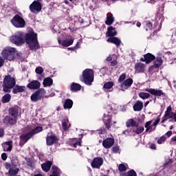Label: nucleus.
<instances>
[{
  "instance_id": "c9c22d12",
  "label": "nucleus",
  "mask_w": 176,
  "mask_h": 176,
  "mask_svg": "<svg viewBox=\"0 0 176 176\" xmlns=\"http://www.w3.org/2000/svg\"><path fill=\"white\" fill-rule=\"evenodd\" d=\"M53 173L50 176H58L60 175V169L56 166H52Z\"/></svg>"
},
{
  "instance_id": "5701e85b",
  "label": "nucleus",
  "mask_w": 176,
  "mask_h": 176,
  "mask_svg": "<svg viewBox=\"0 0 176 176\" xmlns=\"http://www.w3.org/2000/svg\"><path fill=\"white\" fill-rule=\"evenodd\" d=\"M25 86H19V85H16L12 90V93L14 94H17V93H23L25 91Z\"/></svg>"
},
{
  "instance_id": "393cba45",
  "label": "nucleus",
  "mask_w": 176,
  "mask_h": 176,
  "mask_svg": "<svg viewBox=\"0 0 176 176\" xmlns=\"http://www.w3.org/2000/svg\"><path fill=\"white\" fill-rule=\"evenodd\" d=\"M57 141V138L54 135H50L47 136L46 139L47 145L51 146L53 145V144H55Z\"/></svg>"
},
{
  "instance_id": "9b49d317",
  "label": "nucleus",
  "mask_w": 176,
  "mask_h": 176,
  "mask_svg": "<svg viewBox=\"0 0 176 176\" xmlns=\"http://www.w3.org/2000/svg\"><path fill=\"white\" fill-rule=\"evenodd\" d=\"M45 96H46V90L41 88L31 96V100L32 101L36 102L38 100H41V98L45 97Z\"/></svg>"
},
{
  "instance_id": "c85d7f7f",
  "label": "nucleus",
  "mask_w": 176,
  "mask_h": 176,
  "mask_svg": "<svg viewBox=\"0 0 176 176\" xmlns=\"http://www.w3.org/2000/svg\"><path fill=\"white\" fill-rule=\"evenodd\" d=\"M74 105V102L71 99H67L63 104L65 109H71Z\"/></svg>"
},
{
  "instance_id": "cd10ccee",
  "label": "nucleus",
  "mask_w": 176,
  "mask_h": 176,
  "mask_svg": "<svg viewBox=\"0 0 176 176\" xmlns=\"http://www.w3.org/2000/svg\"><path fill=\"white\" fill-rule=\"evenodd\" d=\"M52 162L48 161L47 162H45L44 164H41L42 169L43 171H45V173H47L49 170H50V168L52 167Z\"/></svg>"
},
{
  "instance_id": "f03ea898",
  "label": "nucleus",
  "mask_w": 176,
  "mask_h": 176,
  "mask_svg": "<svg viewBox=\"0 0 176 176\" xmlns=\"http://www.w3.org/2000/svg\"><path fill=\"white\" fill-rule=\"evenodd\" d=\"M9 115L6 116L3 119L5 124H16L17 122V116L19 115V110L14 107H12L9 109Z\"/></svg>"
},
{
  "instance_id": "dca6fc26",
  "label": "nucleus",
  "mask_w": 176,
  "mask_h": 176,
  "mask_svg": "<svg viewBox=\"0 0 176 176\" xmlns=\"http://www.w3.org/2000/svg\"><path fill=\"white\" fill-rule=\"evenodd\" d=\"M133 85V79L127 78L121 84V89L124 91V90H127L128 87H130Z\"/></svg>"
},
{
  "instance_id": "e2e57ef3",
  "label": "nucleus",
  "mask_w": 176,
  "mask_h": 176,
  "mask_svg": "<svg viewBox=\"0 0 176 176\" xmlns=\"http://www.w3.org/2000/svg\"><path fill=\"white\" fill-rule=\"evenodd\" d=\"M107 61H112V57L108 56V57L107 58Z\"/></svg>"
},
{
  "instance_id": "13d9d810",
  "label": "nucleus",
  "mask_w": 176,
  "mask_h": 176,
  "mask_svg": "<svg viewBox=\"0 0 176 176\" xmlns=\"http://www.w3.org/2000/svg\"><path fill=\"white\" fill-rule=\"evenodd\" d=\"M166 135H168V137H171V135H173V132L171 131H169L166 133Z\"/></svg>"
},
{
  "instance_id": "7c9ffc66",
  "label": "nucleus",
  "mask_w": 176,
  "mask_h": 176,
  "mask_svg": "<svg viewBox=\"0 0 176 176\" xmlns=\"http://www.w3.org/2000/svg\"><path fill=\"white\" fill-rule=\"evenodd\" d=\"M113 16H112V14L108 13L107 15V20L105 21V24H107V25H111L112 23H113Z\"/></svg>"
},
{
  "instance_id": "bb28decb",
  "label": "nucleus",
  "mask_w": 176,
  "mask_h": 176,
  "mask_svg": "<svg viewBox=\"0 0 176 176\" xmlns=\"http://www.w3.org/2000/svg\"><path fill=\"white\" fill-rule=\"evenodd\" d=\"M43 85L44 87H50L53 85V79L50 77H47L43 80Z\"/></svg>"
},
{
  "instance_id": "4c0bfd02",
  "label": "nucleus",
  "mask_w": 176,
  "mask_h": 176,
  "mask_svg": "<svg viewBox=\"0 0 176 176\" xmlns=\"http://www.w3.org/2000/svg\"><path fill=\"white\" fill-rule=\"evenodd\" d=\"M139 97L142 98V100H146V98H149L151 97V94L145 92L139 93Z\"/></svg>"
},
{
  "instance_id": "680f3d73",
  "label": "nucleus",
  "mask_w": 176,
  "mask_h": 176,
  "mask_svg": "<svg viewBox=\"0 0 176 176\" xmlns=\"http://www.w3.org/2000/svg\"><path fill=\"white\" fill-rule=\"evenodd\" d=\"M74 49H79V42L76 43V45L74 47Z\"/></svg>"
},
{
  "instance_id": "473e14b6",
  "label": "nucleus",
  "mask_w": 176,
  "mask_h": 176,
  "mask_svg": "<svg viewBox=\"0 0 176 176\" xmlns=\"http://www.w3.org/2000/svg\"><path fill=\"white\" fill-rule=\"evenodd\" d=\"M162 64H163L162 59L160 57H157L154 62V67L159 68L160 67H162Z\"/></svg>"
},
{
  "instance_id": "6e6552de",
  "label": "nucleus",
  "mask_w": 176,
  "mask_h": 176,
  "mask_svg": "<svg viewBox=\"0 0 176 176\" xmlns=\"http://www.w3.org/2000/svg\"><path fill=\"white\" fill-rule=\"evenodd\" d=\"M107 109H109V111L104 114L102 120L106 128L109 130V129H111V126H112V124H111L112 120V114L111 113V112H112V107H111V106H107Z\"/></svg>"
},
{
  "instance_id": "f8f14e48",
  "label": "nucleus",
  "mask_w": 176,
  "mask_h": 176,
  "mask_svg": "<svg viewBox=\"0 0 176 176\" xmlns=\"http://www.w3.org/2000/svg\"><path fill=\"white\" fill-rule=\"evenodd\" d=\"M30 10L32 13H39V12L42 10V3L38 1H33V3L30 6Z\"/></svg>"
},
{
  "instance_id": "c756f323",
  "label": "nucleus",
  "mask_w": 176,
  "mask_h": 176,
  "mask_svg": "<svg viewBox=\"0 0 176 176\" xmlns=\"http://www.w3.org/2000/svg\"><path fill=\"white\" fill-rule=\"evenodd\" d=\"M155 57L153 56V54H146L144 55V61L146 63V64H149L151 61H153L155 60Z\"/></svg>"
},
{
  "instance_id": "5fc2aeb1",
  "label": "nucleus",
  "mask_w": 176,
  "mask_h": 176,
  "mask_svg": "<svg viewBox=\"0 0 176 176\" xmlns=\"http://www.w3.org/2000/svg\"><path fill=\"white\" fill-rule=\"evenodd\" d=\"M131 132V131L130 130H125L123 131V134H124L125 135H129V134H130V133Z\"/></svg>"
},
{
  "instance_id": "b1692460",
  "label": "nucleus",
  "mask_w": 176,
  "mask_h": 176,
  "mask_svg": "<svg viewBox=\"0 0 176 176\" xmlns=\"http://www.w3.org/2000/svg\"><path fill=\"white\" fill-rule=\"evenodd\" d=\"M3 151L5 152H10L12 151V148H13V145L12 144V142H6L3 144Z\"/></svg>"
},
{
  "instance_id": "69168bd1",
  "label": "nucleus",
  "mask_w": 176,
  "mask_h": 176,
  "mask_svg": "<svg viewBox=\"0 0 176 176\" xmlns=\"http://www.w3.org/2000/svg\"><path fill=\"white\" fill-rule=\"evenodd\" d=\"M148 3H155L154 0H148Z\"/></svg>"
},
{
  "instance_id": "a19ab883",
  "label": "nucleus",
  "mask_w": 176,
  "mask_h": 176,
  "mask_svg": "<svg viewBox=\"0 0 176 176\" xmlns=\"http://www.w3.org/2000/svg\"><path fill=\"white\" fill-rule=\"evenodd\" d=\"M144 131V127L143 126H139L135 130L133 131L134 133L136 134H141Z\"/></svg>"
},
{
  "instance_id": "79ce46f5",
  "label": "nucleus",
  "mask_w": 176,
  "mask_h": 176,
  "mask_svg": "<svg viewBox=\"0 0 176 176\" xmlns=\"http://www.w3.org/2000/svg\"><path fill=\"white\" fill-rule=\"evenodd\" d=\"M112 151L113 153H120V148H119V146H115L112 148Z\"/></svg>"
},
{
  "instance_id": "4468645a",
  "label": "nucleus",
  "mask_w": 176,
  "mask_h": 176,
  "mask_svg": "<svg viewBox=\"0 0 176 176\" xmlns=\"http://www.w3.org/2000/svg\"><path fill=\"white\" fill-rule=\"evenodd\" d=\"M115 144V140L112 138H109L102 142V145L106 149H109Z\"/></svg>"
},
{
  "instance_id": "0e129e2a",
  "label": "nucleus",
  "mask_w": 176,
  "mask_h": 176,
  "mask_svg": "<svg viewBox=\"0 0 176 176\" xmlns=\"http://www.w3.org/2000/svg\"><path fill=\"white\" fill-rule=\"evenodd\" d=\"M16 54L18 57H21V55H22L21 52H16Z\"/></svg>"
},
{
  "instance_id": "f3484780",
  "label": "nucleus",
  "mask_w": 176,
  "mask_h": 176,
  "mask_svg": "<svg viewBox=\"0 0 176 176\" xmlns=\"http://www.w3.org/2000/svg\"><path fill=\"white\" fill-rule=\"evenodd\" d=\"M29 89L36 90L41 87V82L38 80H32L28 85Z\"/></svg>"
},
{
  "instance_id": "a878e982",
  "label": "nucleus",
  "mask_w": 176,
  "mask_h": 176,
  "mask_svg": "<svg viewBox=\"0 0 176 176\" xmlns=\"http://www.w3.org/2000/svg\"><path fill=\"white\" fill-rule=\"evenodd\" d=\"M146 127V131H155L156 129V127H155V125L152 124V121H148L145 124Z\"/></svg>"
},
{
  "instance_id": "8fccbe9b",
  "label": "nucleus",
  "mask_w": 176,
  "mask_h": 176,
  "mask_svg": "<svg viewBox=\"0 0 176 176\" xmlns=\"http://www.w3.org/2000/svg\"><path fill=\"white\" fill-rule=\"evenodd\" d=\"M1 159L4 162H5V160H6L8 159V155H6V153H3L1 154Z\"/></svg>"
},
{
  "instance_id": "774afa93",
  "label": "nucleus",
  "mask_w": 176,
  "mask_h": 176,
  "mask_svg": "<svg viewBox=\"0 0 176 176\" xmlns=\"http://www.w3.org/2000/svg\"><path fill=\"white\" fill-rule=\"evenodd\" d=\"M148 104H149V101H146V102L144 103V107H146Z\"/></svg>"
},
{
  "instance_id": "c03bdc74",
  "label": "nucleus",
  "mask_w": 176,
  "mask_h": 176,
  "mask_svg": "<svg viewBox=\"0 0 176 176\" xmlns=\"http://www.w3.org/2000/svg\"><path fill=\"white\" fill-rule=\"evenodd\" d=\"M126 79V74H122L118 78V82H122Z\"/></svg>"
},
{
  "instance_id": "a211bd4d",
  "label": "nucleus",
  "mask_w": 176,
  "mask_h": 176,
  "mask_svg": "<svg viewBox=\"0 0 176 176\" xmlns=\"http://www.w3.org/2000/svg\"><path fill=\"white\" fill-rule=\"evenodd\" d=\"M142 108H144V102L141 100H138L133 104V111L140 112V111H142Z\"/></svg>"
},
{
  "instance_id": "338daca9",
  "label": "nucleus",
  "mask_w": 176,
  "mask_h": 176,
  "mask_svg": "<svg viewBox=\"0 0 176 176\" xmlns=\"http://www.w3.org/2000/svg\"><path fill=\"white\" fill-rule=\"evenodd\" d=\"M136 25H137V27H141V23L138 22V23H136Z\"/></svg>"
},
{
  "instance_id": "58836bf2",
  "label": "nucleus",
  "mask_w": 176,
  "mask_h": 176,
  "mask_svg": "<svg viewBox=\"0 0 176 176\" xmlns=\"http://www.w3.org/2000/svg\"><path fill=\"white\" fill-rule=\"evenodd\" d=\"M113 85H114L113 82L109 81L104 84L103 87L104 89H112V87H113Z\"/></svg>"
},
{
  "instance_id": "09e8293b",
  "label": "nucleus",
  "mask_w": 176,
  "mask_h": 176,
  "mask_svg": "<svg viewBox=\"0 0 176 176\" xmlns=\"http://www.w3.org/2000/svg\"><path fill=\"white\" fill-rule=\"evenodd\" d=\"M146 25V31H148V30H152V23H151V22H147Z\"/></svg>"
},
{
  "instance_id": "37998d69",
  "label": "nucleus",
  "mask_w": 176,
  "mask_h": 176,
  "mask_svg": "<svg viewBox=\"0 0 176 176\" xmlns=\"http://www.w3.org/2000/svg\"><path fill=\"white\" fill-rule=\"evenodd\" d=\"M35 72L38 75H41V74L43 72V68H42V67H38L36 68Z\"/></svg>"
},
{
  "instance_id": "4be33fe9",
  "label": "nucleus",
  "mask_w": 176,
  "mask_h": 176,
  "mask_svg": "<svg viewBox=\"0 0 176 176\" xmlns=\"http://www.w3.org/2000/svg\"><path fill=\"white\" fill-rule=\"evenodd\" d=\"M107 42L114 43L117 47H119V46H120V43H122V41L118 37H110L107 39Z\"/></svg>"
},
{
  "instance_id": "ea45409f",
  "label": "nucleus",
  "mask_w": 176,
  "mask_h": 176,
  "mask_svg": "<svg viewBox=\"0 0 176 176\" xmlns=\"http://www.w3.org/2000/svg\"><path fill=\"white\" fill-rule=\"evenodd\" d=\"M19 168L14 167V168H11L9 170V174L10 175H16L17 174V173H19Z\"/></svg>"
},
{
  "instance_id": "e433bc0d",
  "label": "nucleus",
  "mask_w": 176,
  "mask_h": 176,
  "mask_svg": "<svg viewBox=\"0 0 176 176\" xmlns=\"http://www.w3.org/2000/svg\"><path fill=\"white\" fill-rule=\"evenodd\" d=\"M12 98V96H10V94H7L6 95H4L2 98V102L3 104L6 103V102H9V101H10V99Z\"/></svg>"
},
{
  "instance_id": "4d7b16f0",
  "label": "nucleus",
  "mask_w": 176,
  "mask_h": 176,
  "mask_svg": "<svg viewBox=\"0 0 176 176\" xmlns=\"http://www.w3.org/2000/svg\"><path fill=\"white\" fill-rule=\"evenodd\" d=\"M151 149H156V144H152L150 146Z\"/></svg>"
},
{
  "instance_id": "49530a36",
  "label": "nucleus",
  "mask_w": 176,
  "mask_h": 176,
  "mask_svg": "<svg viewBox=\"0 0 176 176\" xmlns=\"http://www.w3.org/2000/svg\"><path fill=\"white\" fill-rule=\"evenodd\" d=\"M164 141H166V137L162 136L160 139H158L157 144H162L163 142H164Z\"/></svg>"
},
{
  "instance_id": "864d4df0",
  "label": "nucleus",
  "mask_w": 176,
  "mask_h": 176,
  "mask_svg": "<svg viewBox=\"0 0 176 176\" xmlns=\"http://www.w3.org/2000/svg\"><path fill=\"white\" fill-rule=\"evenodd\" d=\"M159 122H160V118L157 119L153 123V124L154 125V127H156L157 124H159Z\"/></svg>"
},
{
  "instance_id": "412c9836",
  "label": "nucleus",
  "mask_w": 176,
  "mask_h": 176,
  "mask_svg": "<svg viewBox=\"0 0 176 176\" xmlns=\"http://www.w3.org/2000/svg\"><path fill=\"white\" fill-rule=\"evenodd\" d=\"M62 126L65 131H67V130H69V127H71V124H69V120H68V118L65 117L63 120Z\"/></svg>"
},
{
  "instance_id": "9d476101",
  "label": "nucleus",
  "mask_w": 176,
  "mask_h": 176,
  "mask_svg": "<svg viewBox=\"0 0 176 176\" xmlns=\"http://www.w3.org/2000/svg\"><path fill=\"white\" fill-rule=\"evenodd\" d=\"M10 41L15 45H21L24 43V34L21 32H18L11 36Z\"/></svg>"
},
{
  "instance_id": "72a5a7b5",
  "label": "nucleus",
  "mask_w": 176,
  "mask_h": 176,
  "mask_svg": "<svg viewBox=\"0 0 176 176\" xmlns=\"http://www.w3.org/2000/svg\"><path fill=\"white\" fill-rule=\"evenodd\" d=\"M82 88V86L78 83H73L71 86V90L72 91H79L80 89Z\"/></svg>"
},
{
  "instance_id": "20e7f679",
  "label": "nucleus",
  "mask_w": 176,
  "mask_h": 176,
  "mask_svg": "<svg viewBox=\"0 0 176 176\" xmlns=\"http://www.w3.org/2000/svg\"><path fill=\"white\" fill-rule=\"evenodd\" d=\"M16 85V80L14 78L11 77L10 76H7L3 80V91L5 93H8L10 91V89H13Z\"/></svg>"
},
{
  "instance_id": "2f4dec72",
  "label": "nucleus",
  "mask_w": 176,
  "mask_h": 176,
  "mask_svg": "<svg viewBox=\"0 0 176 176\" xmlns=\"http://www.w3.org/2000/svg\"><path fill=\"white\" fill-rule=\"evenodd\" d=\"M107 34L108 36H115L117 35L118 32H116V30L114 28L109 27L107 28Z\"/></svg>"
},
{
  "instance_id": "423d86ee",
  "label": "nucleus",
  "mask_w": 176,
  "mask_h": 176,
  "mask_svg": "<svg viewBox=\"0 0 176 176\" xmlns=\"http://www.w3.org/2000/svg\"><path fill=\"white\" fill-rule=\"evenodd\" d=\"M42 130H43V128H42V126H37L34 129H33L30 133L26 135H21L20 144H22L23 145H24V144H25V142H27V141L30 140V138L32 137V135H34V134H38V133H41Z\"/></svg>"
},
{
  "instance_id": "f704fd0d",
  "label": "nucleus",
  "mask_w": 176,
  "mask_h": 176,
  "mask_svg": "<svg viewBox=\"0 0 176 176\" xmlns=\"http://www.w3.org/2000/svg\"><path fill=\"white\" fill-rule=\"evenodd\" d=\"M135 127V126H138L137 124V122H135L133 119H130L126 122V127Z\"/></svg>"
},
{
  "instance_id": "39448f33",
  "label": "nucleus",
  "mask_w": 176,
  "mask_h": 176,
  "mask_svg": "<svg viewBox=\"0 0 176 176\" xmlns=\"http://www.w3.org/2000/svg\"><path fill=\"white\" fill-rule=\"evenodd\" d=\"M16 50L14 47H7L3 50L1 54L6 60L13 61L15 58Z\"/></svg>"
},
{
  "instance_id": "a18cd8bd",
  "label": "nucleus",
  "mask_w": 176,
  "mask_h": 176,
  "mask_svg": "<svg viewBox=\"0 0 176 176\" xmlns=\"http://www.w3.org/2000/svg\"><path fill=\"white\" fill-rule=\"evenodd\" d=\"M118 170H120V171H126L127 168H126V166L124 164H121L119 165Z\"/></svg>"
},
{
  "instance_id": "2eb2a0df",
  "label": "nucleus",
  "mask_w": 176,
  "mask_h": 176,
  "mask_svg": "<svg viewBox=\"0 0 176 176\" xmlns=\"http://www.w3.org/2000/svg\"><path fill=\"white\" fill-rule=\"evenodd\" d=\"M145 90L146 91H148V93H150L153 96H156L157 97H161V96H163L164 94L163 91L159 89L146 88Z\"/></svg>"
},
{
  "instance_id": "603ef678",
  "label": "nucleus",
  "mask_w": 176,
  "mask_h": 176,
  "mask_svg": "<svg viewBox=\"0 0 176 176\" xmlns=\"http://www.w3.org/2000/svg\"><path fill=\"white\" fill-rule=\"evenodd\" d=\"M174 142H176V136L171 138L170 143L171 145H174Z\"/></svg>"
},
{
  "instance_id": "3c124183",
  "label": "nucleus",
  "mask_w": 176,
  "mask_h": 176,
  "mask_svg": "<svg viewBox=\"0 0 176 176\" xmlns=\"http://www.w3.org/2000/svg\"><path fill=\"white\" fill-rule=\"evenodd\" d=\"M78 146H80V142H77L73 143L72 144V146H73L74 148H76V146H78Z\"/></svg>"
},
{
  "instance_id": "1a4fd4ad",
  "label": "nucleus",
  "mask_w": 176,
  "mask_h": 176,
  "mask_svg": "<svg viewBox=\"0 0 176 176\" xmlns=\"http://www.w3.org/2000/svg\"><path fill=\"white\" fill-rule=\"evenodd\" d=\"M11 23L16 28H24L25 27V21H24V19L17 14L11 19Z\"/></svg>"
},
{
  "instance_id": "052dcab7",
  "label": "nucleus",
  "mask_w": 176,
  "mask_h": 176,
  "mask_svg": "<svg viewBox=\"0 0 176 176\" xmlns=\"http://www.w3.org/2000/svg\"><path fill=\"white\" fill-rule=\"evenodd\" d=\"M3 135V129H0V137H2Z\"/></svg>"
},
{
  "instance_id": "f257e3e1",
  "label": "nucleus",
  "mask_w": 176,
  "mask_h": 176,
  "mask_svg": "<svg viewBox=\"0 0 176 176\" xmlns=\"http://www.w3.org/2000/svg\"><path fill=\"white\" fill-rule=\"evenodd\" d=\"M26 43L31 50L39 49V43H38V36L34 32L26 34Z\"/></svg>"
},
{
  "instance_id": "aec40b11",
  "label": "nucleus",
  "mask_w": 176,
  "mask_h": 176,
  "mask_svg": "<svg viewBox=\"0 0 176 176\" xmlns=\"http://www.w3.org/2000/svg\"><path fill=\"white\" fill-rule=\"evenodd\" d=\"M135 69L137 74H140V72H144L145 71V65L142 63H138L135 65Z\"/></svg>"
},
{
  "instance_id": "de8ad7c7",
  "label": "nucleus",
  "mask_w": 176,
  "mask_h": 176,
  "mask_svg": "<svg viewBox=\"0 0 176 176\" xmlns=\"http://www.w3.org/2000/svg\"><path fill=\"white\" fill-rule=\"evenodd\" d=\"M127 176H137V173L134 170H131L128 172Z\"/></svg>"
},
{
  "instance_id": "ddd939ff",
  "label": "nucleus",
  "mask_w": 176,
  "mask_h": 176,
  "mask_svg": "<svg viewBox=\"0 0 176 176\" xmlns=\"http://www.w3.org/2000/svg\"><path fill=\"white\" fill-rule=\"evenodd\" d=\"M103 162H104V160H102V158L96 157L94 159L91 164L94 168H100V167L102 166Z\"/></svg>"
},
{
  "instance_id": "6ab92c4d",
  "label": "nucleus",
  "mask_w": 176,
  "mask_h": 176,
  "mask_svg": "<svg viewBox=\"0 0 176 176\" xmlns=\"http://www.w3.org/2000/svg\"><path fill=\"white\" fill-rule=\"evenodd\" d=\"M58 42L59 45H62V46H64L65 47H68V46H71V45L74 43V38L66 39L63 41H61V39H58Z\"/></svg>"
},
{
  "instance_id": "0eeeda50",
  "label": "nucleus",
  "mask_w": 176,
  "mask_h": 176,
  "mask_svg": "<svg viewBox=\"0 0 176 176\" xmlns=\"http://www.w3.org/2000/svg\"><path fill=\"white\" fill-rule=\"evenodd\" d=\"M169 122H172L174 123L176 122V113H173V110L170 107V106L168 107L164 117L162 118V123H164L166 120H168Z\"/></svg>"
},
{
  "instance_id": "6e6d98bb",
  "label": "nucleus",
  "mask_w": 176,
  "mask_h": 176,
  "mask_svg": "<svg viewBox=\"0 0 176 176\" xmlns=\"http://www.w3.org/2000/svg\"><path fill=\"white\" fill-rule=\"evenodd\" d=\"M116 64H118V61H116V60H112L111 62V65H112V67H113V66H115V65H116Z\"/></svg>"
},
{
  "instance_id": "7ed1b4c3",
  "label": "nucleus",
  "mask_w": 176,
  "mask_h": 176,
  "mask_svg": "<svg viewBox=\"0 0 176 176\" xmlns=\"http://www.w3.org/2000/svg\"><path fill=\"white\" fill-rule=\"evenodd\" d=\"M82 82L88 86L94 82V72L91 69H86L82 72Z\"/></svg>"
},
{
  "instance_id": "bf43d9fd",
  "label": "nucleus",
  "mask_w": 176,
  "mask_h": 176,
  "mask_svg": "<svg viewBox=\"0 0 176 176\" xmlns=\"http://www.w3.org/2000/svg\"><path fill=\"white\" fill-rule=\"evenodd\" d=\"M3 65V59L0 57V67Z\"/></svg>"
}]
</instances>
